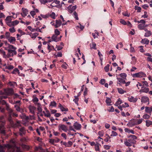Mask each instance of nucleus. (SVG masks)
I'll use <instances>...</instances> for the list:
<instances>
[{
	"label": "nucleus",
	"instance_id": "obj_5",
	"mask_svg": "<svg viewBox=\"0 0 152 152\" xmlns=\"http://www.w3.org/2000/svg\"><path fill=\"white\" fill-rule=\"evenodd\" d=\"M58 128L59 130L61 129L65 132H66L68 130L67 127L63 124H59Z\"/></svg>",
	"mask_w": 152,
	"mask_h": 152
},
{
	"label": "nucleus",
	"instance_id": "obj_55",
	"mask_svg": "<svg viewBox=\"0 0 152 152\" xmlns=\"http://www.w3.org/2000/svg\"><path fill=\"white\" fill-rule=\"evenodd\" d=\"M39 34L37 33H35L33 34V36L32 37V38L35 39L36 37Z\"/></svg>",
	"mask_w": 152,
	"mask_h": 152
},
{
	"label": "nucleus",
	"instance_id": "obj_39",
	"mask_svg": "<svg viewBox=\"0 0 152 152\" xmlns=\"http://www.w3.org/2000/svg\"><path fill=\"white\" fill-rule=\"evenodd\" d=\"M56 14L54 12H52V13L49 15V17L50 16L53 19H55L56 18Z\"/></svg>",
	"mask_w": 152,
	"mask_h": 152
},
{
	"label": "nucleus",
	"instance_id": "obj_32",
	"mask_svg": "<svg viewBox=\"0 0 152 152\" xmlns=\"http://www.w3.org/2000/svg\"><path fill=\"white\" fill-rule=\"evenodd\" d=\"M118 93L121 94H123L125 92V91L121 88H118Z\"/></svg>",
	"mask_w": 152,
	"mask_h": 152
},
{
	"label": "nucleus",
	"instance_id": "obj_23",
	"mask_svg": "<svg viewBox=\"0 0 152 152\" xmlns=\"http://www.w3.org/2000/svg\"><path fill=\"white\" fill-rule=\"evenodd\" d=\"M122 103V101L120 98H119L118 99L117 101L115 102V106H118L119 105L121 104Z\"/></svg>",
	"mask_w": 152,
	"mask_h": 152
},
{
	"label": "nucleus",
	"instance_id": "obj_58",
	"mask_svg": "<svg viewBox=\"0 0 152 152\" xmlns=\"http://www.w3.org/2000/svg\"><path fill=\"white\" fill-rule=\"evenodd\" d=\"M144 14L142 16V17L144 18H147L148 17V15H147V12L145 11L144 12Z\"/></svg>",
	"mask_w": 152,
	"mask_h": 152
},
{
	"label": "nucleus",
	"instance_id": "obj_52",
	"mask_svg": "<svg viewBox=\"0 0 152 152\" xmlns=\"http://www.w3.org/2000/svg\"><path fill=\"white\" fill-rule=\"evenodd\" d=\"M14 68V66L11 65H9L7 66H6V68L8 69H11Z\"/></svg>",
	"mask_w": 152,
	"mask_h": 152
},
{
	"label": "nucleus",
	"instance_id": "obj_35",
	"mask_svg": "<svg viewBox=\"0 0 152 152\" xmlns=\"http://www.w3.org/2000/svg\"><path fill=\"white\" fill-rule=\"evenodd\" d=\"M17 73H19V70L17 68H15L12 72V73L13 74H16Z\"/></svg>",
	"mask_w": 152,
	"mask_h": 152
},
{
	"label": "nucleus",
	"instance_id": "obj_24",
	"mask_svg": "<svg viewBox=\"0 0 152 152\" xmlns=\"http://www.w3.org/2000/svg\"><path fill=\"white\" fill-rule=\"evenodd\" d=\"M106 136L107 137L104 139V141L106 142H108L109 141V142H111V140L110 139V137L107 134H106Z\"/></svg>",
	"mask_w": 152,
	"mask_h": 152
},
{
	"label": "nucleus",
	"instance_id": "obj_57",
	"mask_svg": "<svg viewBox=\"0 0 152 152\" xmlns=\"http://www.w3.org/2000/svg\"><path fill=\"white\" fill-rule=\"evenodd\" d=\"M13 23L14 24V26L18 25L19 23V21L17 20H15L12 21Z\"/></svg>",
	"mask_w": 152,
	"mask_h": 152
},
{
	"label": "nucleus",
	"instance_id": "obj_30",
	"mask_svg": "<svg viewBox=\"0 0 152 152\" xmlns=\"http://www.w3.org/2000/svg\"><path fill=\"white\" fill-rule=\"evenodd\" d=\"M20 121H17L16 123L14 124V126L16 127H19L21 126L20 124Z\"/></svg>",
	"mask_w": 152,
	"mask_h": 152
},
{
	"label": "nucleus",
	"instance_id": "obj_1",
	"mask_svg": "<svg viewBox=\"0 0 152 152\" xmlns=\"http://www.w3.org/2000/svg\"><path fill=\"white\" fill-rule=\"evenodd\" d=\"M0 134L3 139L7 137L5 130L4 123L0 124Z\"/></svg>",
	"mask_w": 152,
	"mask_h": 152
},
{
	"label": "nucleus",
	"instance_id": "obj_28",
	"mask_svg": "<svg viewBox=\"0 0 152 152\" xmlns=\"http://www.w3.org/2000/svg\"><path fill=\"white\" fill-rule=\"evenodd\" d=\"M118 76L121 77L123 78L126 79V78L127 76L126 74L125 73H122L119 74Z\"/></svg>",
	"mask_w": 152,
	"mask_h": 152
},
{
	"label": "nucleus",
	"instance_id": "obj_6",
	"mask_svg": "<svg viewBox=\"0 0 152 152\" xmlns=\"http://www.w3.org/2000/svg\"><path fill=\"white\" fill-rule=\"evenodd\" d=\"M77 8V6L75 5L72 6L71 5H70L68 7L67 9L68 10V12L70 13H72Z\"/></svg>",
	"mask_w": 152,
	"mask_h": 152
},
{
	"label": "nucleus",
	"instance_id": "obj_3",
	"mask_svg": "<svg viewBox=\"0 0 152 152\" xmlns=\"http://www.w3.org/2000/svg\"><path fill=\"white\" fill-rule=\"evenodd\" d=\"M146 74L143 72L135 73L132 75L133 77H142L146 76Z\"/></svg>",
	"mask_w": 152,
	"mask_h": 152
},
{
	"label": "nucleus",
	"instance_id": "obj_60",
	"mask_svg": "<svg viewBox=\"0 0 152 152\" xmlns=\"http://www.w3.org/2000/svg\"><path fill=\"white\" fill-rule=\"evenodd\" d=\"M50 106H56V103L55 101H53L51 102L50 103Z\"/></svg>",
	"mask_w": 152,
	"mask_h": 152
},
{
	"label": "nucleus",
	"instance_id": "obj_33",
	"mask_svg": "<svg viewBox=\"0 0 152 152\" xmlns=\"http://www.w3.org/2000/svg\"><path fill=\"white\" fill-rule=\"evenodd\" d=\"M6 109L8 111V113H12L13 110L9 107L7 104H6Z\"/></svg>",
	"mask_w": 152,
	"mask_h": 152
},
{
	"label": "nucleus",
	"instance_id": "obj_21",
	"mask_svg": "<svg viewBox=\"0 0 152 152\" xmlns=\"http://www.w3.org/2000/svg\"><path fill=\"white\" fill-rule=\"evenodd\" d=\"M8 39L9 42L13 44L14 43L13 42H15L16 40L15 37H10Z\"/></svg>",
	"mask_w": 152,
	"mask_h": 152
},
{
	"label": "nucleus",
	"instance_id": "obj_7",
	"mask_svg": "<svg viewBox=\"0 0 152 152\" xmlns=\"http://www.w3.org/2000/svg\"><path fill=\"white\" fill-rule=\"evenodd\" d=\"M141 102L143 103H146L148 102V104H149L148 98L146 96H143L141 97Z\"/></svg>",
	"mask_w": 152,
	"mask_h": 152
},
{
	"label": "nucleus",
	"instance_id": "obj_17",
	"mask_svg": "<svg viewBox=\"0 0 152 152\" xmlns=\"http://www.w3.org/2000/svg\"><path fill=\"white\" fill-rule=\"evenodd\" d=\"M5 92L7 95H10L13 93V90L12 88H9L7 90H5Z\"/></svg>",
	"mask_w": 152,
	"mask_h": 152
},
{
	"label": "nucleus",
	"instance_id": "obj_34",
	"mask_svg": "<svg viewBox=\"0 0 152 152\" xmlns=\"http://www.w3.org/2000/svg\"><path fill=\"white\" fill-rule=\"evenodd\" d=\"M152 123V121L147 120L146 121V125L147 127H148L151 125Z\"/></svg>",
	"mask_w": 152,
	"mask_h": 152
},
{
	"label": "nucleus",
	"instance_id": "obj_48",
	"mask_svg": "<svg viewBox=\"0 0 152 152\" xmlns=\"http://www.w3.org/2000/svg\"><path fill=\"white\" fill-rule=\"evenodd\" d=\"M43 18H49V14H46L45 15H43L41 14L40 15Z\"/></svg>",
	"mask_w": 152,
	"mask_h": 152
},
{
	"label": "nucleus",
	"instance_id": "obj_29",
	"mask_svg": "<svg viewBox=\"0 0 152 152\" xmlns=\"http://www.w3.org/2000/svg\"><path fill=\"white\" fill-rule=\"evenodd\" d=\"M151 35V32L150 31H147L145 34L144 36L145 37H149Z\"/></svg>",
	"mask_w": 152,
	"mask_h": 152
},
{
	"label": "nucleus",
	"instance_id": "obj_11",
	"mask_svg": "<svg viewBox=\"0 0 152 152\" xmlns=\"http://www.w3.org/2000/svg\"><path fill=\"white\" fill-rule=\"evenodd\" d=\"M74 126L75 129L77 130H80L81 127V125L80 124L77 122H76L74 124Z\"/></svg>",
	"mask_w": 152,
	"mask_h": 152
},
{
	"label": "nucleus",
	"instance_id": "obj_8",
	"mask_svg": "<svg viewBox=\"0 0 152 152\" xmlns=\"http://www.w3.org/2000/svg\"><path fill=\"white\" fill-rule=\"evenodd\" d=\"M22 13H21V14L22 16L24 17L26 16L28 13V11L27 9L22 8Z\"/></svg>",
	"mask_w": 152,
	"mask_h": 152
},
{
	"label": "nucleus",
	"instance_id": "obj_61",
	"mask_svg": "<svg viewBox=\"0 0 152 152\" xmlns=\"http://www.w3.org/2000/svg\"><path fill=\"white\" fill-rule=\"evenodd\" d=\"M104 148L106 150H108L110 149V146L109 145H105L104 146Z\"/></svg>",
	"mask_w": 152,
	"mask_h": 152
},
{
	"label": "nucleus",
	"instance_id": "obj_63",
	"mask_svg": "<svg viewBox=\"0 0 152 152\" xmlns=\"http://www.w3.org/2000/svg\"><path fill=\"white\" fill-rule=\"evenodd\" d=\"M40 2L42 4H45L46 3H48L47 0H40Z\"/></svg>",
	"mask_w": 152,
	"mask_h": 152
},
{
	"label": "nucleus",
	"instance_id": "obj_53",
	"mask_svg": "<svg viewBox=\"0 0 152 152\" xmlns=\"http://www.w3.org/2000/svg\"><path fill=\"white\" fill-rule=\"evenodd\" d=\"M9 84L11 86H14L17 85L16 82H10Z\"/></svg>",
	"mask_w": 152,
	"mask_h": 152
},
{
	"label": "nucleus",
	"instance_id": "obj_51",
	"mask_svg": "<svg viewBox=\"0 0 152 152\" xmlns=\"http://www.w3.org/2000/svg\"><path fill=\"white\" fill-rule=\"evenodd\" d=\"M121 107H122L123 108H125L126 107H129V105L126 102H125L124 104H123L121 105Z\"/></svg>",
	"mask_w": 152,
	"mask_h": 152
},
{
	"label": "nucleus",
	"instance_id": "obj_38",
	"mask_svg": "<svg viewBox=\"0 0 152 152\" xmlns=\"http://www.w3.org/2000/svg\"><path fill=\"white\" fill-rule=\"evenodd\" d=\"M7 25L10 27H12L14 26V24L13 23L12 21H9L7 22Z\"/></svg>",
	"mask_w": 152,
	"mask_h": 152
},
{
	"label": "nucleus",
	"instance_id": "obj_37",
	"mask_svg": "<svg viewBox=\"0 0 152 152\" xmlns=\"http://www.w3.org/2000/svg\"><path fill=\"white\" fill-rule=\"evenodd\" d=\"M110 66V65L109 64H107L106 66H105L104 69L105 71L106 72H108L109 70V67Z\"/></svg>",
	"mask_w": 152,
	"mask_h": 152
},
{
	"label": "nucleus",
	"instance_id": "obj_9",
	"mask_svg": "<svg viewBox=\"0 0 152 152\" xmlns=\"http://www.w3.org/2000/svg\"><path fill=\"white\" fill-rule=\"evenodd\" d=\"M57 35L53 34L51 37L52 41L55 42H57L61 40V38H58L57 37Z\"/></svg>",
	"mask_w": 152,
	"mask_h": 152
},
{
	"label": "nucleus",
	"instance_id": "obj_56",
	"mask_svg": "<svg viewBox=\"0 0 152 152\" xmlns=\"http://www.w3.org/2000/svg\"><path fill=\"white\" fill-rule=\"evenodd\" d=\"M73 14L74 15V16H75V18L76 20H78V17L77 14V13L75 11L73 13Z\"/></svg>",
	"mask_w": 152,
	"mask_h": 152
},
{
	"label": "nucleus",
	"instance_id": "obj_46",
	"mask_svg": "<svg viewBox=\"0 0 152 152\" xmlns=\"http://www.w3.org/2000/svg\"><path fill=\"white\" fill-rule=\"evenodd\" d=\"M54 32L55 33V34H54L58 36L60 34V32L57 29H56L55 30Z\"/></svg>",
	"mask_w": 152,
	"mask_h": 152
},
{
	"label": "nucleus",
	"instance_id": "obj_41",
	"mask_svg": "<svg viewBox=\"0 0 152 152\" xmlns=\"http://www.w3.org/2000/svg\"><path fill=\"white\" fill-rule=\"evenodd\" d=\"M104 131L102 130L99 131L98 132L99 135L100 137H102L104 135Z\"/></svg>",
	"mask_w": 152,
	"mask_h": 152
},
{
	"label": "nucleus",
	"instance_id": "obj_45",
	"mask_svg": "<svg viewBox=\"0 0 152 152\" xmlns=\"http://www.w3.org/2000/svg\"><path fill=\"white\" fill-rule=\"evenodd\" d=\"M143 117L145 119H147L150 118V116L148 114H146L143 115Z\"/></svg>",
	"mask_w": 152,
	"mask_h": 152
},
{
	"label": "nucleus",
	"instance_id": "obj_36",
	"mask_svg": "<svg viewBox=\"0 0 152 152\" xmlns=\"http://www.w3.org/2000/svg\"><path fill=\"white\" fill-rule=\"evenodd\" d=\"M135 10H137V12H141V8L140 7H138L137 6H135Z\"/></svg>",
	"mask_w": 152,
	"mask_h": 152
},
{
	"label": "nucleus",
	"instance_id": "obj_43",
	"mask_svg": "<svg viewBox=\"0 0 152 152\" xmlns=\"http://www.w3.org/2000/svg\"><path fill=\"white\" fill-rule=\"evenodd\" d=\"M9 30L10 32L12 33H13L15 32L16 31L15 29V28L14 27L10 28Z\"/></svg>",
	"mask_w": 152,
	"mask_h": 152
},
{
	"label": "nucleus",
	"instance_id": "obj_15",
	"mask_svg": "<svg viewBox=\"0 0 152 152\" xmlns=\"http://www.w3.org/2000/svg\"><path fill=\"white\" fill-rule=\"evenodd\" d=\"M140 42L143 44L148 45L149 42V40L147 38H144L142 39Z\"/></svg>",
	"mask_w": 152,
	"mask_h": 152
},
{
	"label": "nucleus",
	"instance_id": "obj_25",
	"mask_svg": "<svg viewBox=\"0 0 152 152\" xmlns=\"http://www.w3.org/2000/svg\"><path fill=\"white\" fill-rule=\"evenodd\" d=\"M90 45L91 49H94L95 50L96 49V44L94 42H92V45H91V44H90Z\"/></svg>",
	"mask_w": 152,
	"mask_h": 152
},
{
	"label": "nucleus",
	"instance_id": "obj_26",
	"mask_svg": "<svg viewBox=\"0 0 152 152\" xmlns=\"http://www.w3.org/2000/svg\"><path fill=\"white\" fill-rule=\"evenodd\" d=\"M50 44H48V49L49 50V52H50L51 50L54 49V47L53 45L50 46Z\"/></svg>",
	"mask_w": 152,
	"mask_h": 152
},
{
	"label": "nucleus",
	"instance_id": "obj_59",
	"mask_svg": "<svg viewBox=\"0 0 152 152\" xmlns=\"http://www.w3.org/2000/svg\"><path fill=\"white\" fill-rule=\"evenodd\" d=\"M105 82V80L104 79H102L99 83H100L103 85L104 84Z\"/></svg>",
	"mask_w": 152,
	"mask_h": 152
},
{
	"label": "nucleus",
	"instance_id": "obj_47",
	"mask_svg": "<svg viewBox=\"0 0 152 152\" xmlns=\"http://www.w3.org/2000/svg\"><path fill=\"white\" fill-rule=\"evenodd\" d=\"M120 22L121 24L125 25L126 24V22L124 20L122 19H121L120 20Z\"/></svg>",
	"mask_w": 152,
	"mask_h": 152
},
{
	"label": "nucleus",
	"instance_id": "obj_18",
	"mask_svg": "<svg viewBox=\"0 0 152 152\" xmlns=\"http://www.w3.org/2000/svg\"><path fill=\"white\" fill-rule=\"evenodd\" d=\"M124 144L127 147H130L132 146V144L127 140V139H125V140L124 141Z\"/></svg>",
	"mask_w": 152,
	"mask_h": 152
},
{
	"label": "nucleus",
	"instance_id": "obj_31",
	"mask_svg": "<svg viewBox=\"0 0 152 152\" xmlns=\"http://www.w3.org/2000/svg\"><path fill=\"white\" fill-rule=\"evenodd\" d=\"M99 144L98 143L96 144L95 145V149L96 151H99Z\"/></svg>",
	"mask_w": 152,
	"mask_h": 152
},
{
	"label": "nucleus",
	"instance_id": "obj_13",
	"mask_svg": "<svg viewBox=\"0 0 152 152\" xmlns=\"http://www.w3.org/2000/svg\"><path fill=\"white\" fill-rule=\"evenodd\" d=\"M62 24V22L60 20H56V24L55 25V27L57 28L60 27Z\"/></svg>",
	"mask_w": 152,
	"mask_h": 152
},
{
	"label": "nucleus",
	"instance_id": "obj_22",
	"mask_svg": "<svg viewBox=\"0 0 152 152\" xmlns=\"http://www.w3.org/2000/svg\"><path fill=\"white\" fill-rule=\"evenodd\" d=\"M107 99L106 100L105 102L107 104V105H111L110 103L112 102V101L109 97H107Z\"/></svg>",
	"mask_w": 152,
	"mask_h": 152
},
{
	"label": "nucleus",
	"instance_id": "obj_40",
	"mask_svg": "<svg viewBox=\"0 0 152 152\" xmlns=\"http://www.w3.org/2000/svg\"><path fill=\"white\" fill-rule=\"evenodd\" d=\"M118 135V133L112 131L111 134L110 135L111 136H116Z\"/></svg>",
	"mask_w": 152,
	"mask_h": 152
},
{
	"label": "nucleus",
	"instance_id": "obj_50",
	"mask_svg": "<svg viewBox=\"0 0 152 152\" xmlns=\"http://www.w3.org/2000/svg\"><path fill=\"white\" fill-rule=\"evenodd\" d=\"M16 110L18 112H22L23 111L22 109L21 108L20 106H18L16 108Z\"/></svg>",
	"mask_w": 152,
	"mask_h": 152
},
{
	"label": "nucleus",
	"instance_id": "obj_19",
	"mask_svg": "<svg viewBox=\"0 0 152 152\" xmlns=\"http://www.w3.org/2000/svg\"><path fill=\"white\" fill-rule=\"evenodd\" d=\"M12 112L8 113V120L10 122L12 123L13 122L12 119Z\"/></svg>",
	"mask_w": 152,
	"mask_h": 152
},
{
	"label": "nucleus",
	"instance_id": "obj_2",
	"mask_svg": "<svg viewBox=\"0 0 152 152\" xmlns=\"http://www.w3.org/2000/svg\"><path fill=\"white\" fill-rule=\"evenodd\" d=\"M128 137L129 138V139H127V140L129 142H131L132 144L136 143V140L137 138V137L136 136L133 135H130L129 136H128Z\"/></svg>",
	"mask_w": 152,
	"mask_h": 152
},
{
	"label": "nucleus",
	"instance_id": "obj_44",
	"mask_svg": "<svg viewBox=\"0 0 152 152\" xmlns=\"http://www.w3.org/2000/svg\"><path fill=\"white\" fill-rule=\"evenodd\" d=\"M11 16H8L5 19V20L6 21H11Z\"/></svg>",
	"mask_w": 152,
	"mask_h": 152
},
{
	"label": "nucleus",
	"instance_id": "obj_62",
	"mask_svg": "<svg viewBox=\"0 0 152 152\" xmlns=\"http://www.w3.org/2000/svg\"><path fill=\"white\" fill-rule=\"evenodd\" d=\"M47 112V114H45V116L48 117L50 118V113H49V111L48 110L46 111Z\"/></svg>",
	"mask_w": 152,
	"mask_h": 152
},
{
	"label": "nucleus",
	"instance_id": "obj_10",
	"mask_svg": "<svg viewBox=\"0 0 152 152\" xmlns=\"http://www.w3.org/2000/svg\"><path fill=\"white\" fill-rule=\"evenodd\" d=\"M19 134L21 136H22L23 134H25L26 133V131L24 127L20 128L19 129Z\"/></svg>",
	"mask_w": 152,
	"mask_h": 152
},
{
	"label": "nucleus",
	"instance_id": "obj_12",
	"mask_svg": "<svg viewBox=\"0 0 152 152\" xmlns=\"http://www.w3.org/2000/svg\"><path fill=\"white\" fill-rule=\"evenodd\" d=\"M128 100L131 102H135L137 100V98H134L132 96L128 97Z\"/></svg>",
	"mask_w": 152,
	"mask_h": 152
},
{
	"label": "nucleus",
	"instance_id": "obj_27",
	"mask_svg": "<svg viewBox=\"0 0 152 152\" xmlns=\"http://www.w3.org/2000/svg\"><path fill=\"white\" fill-rule=\"evenodd\" d=\"M138 28L140 30H142L144 29L145 27V25H143L142 24H140L138 25Z\"/></svg>",
	"mask_w": 152,
	"mask_h": 152
},
{
	"label": "nucleus",
	"instance_id": "obj_20",
	"mask_svg": "<svg viewBox=\"0 0 152 152\" xmlns=\"http://www.w3.org/2000/svg\"><path fill=\"white\" fill-rule=\"evenodd\" d=\"M117 79L118 81L122 83L123 84H125L126 83V81L125 78H121V77H117Z\"/></svg>",
	"mask_w": 152,
	"mask_h": 152
},
{
	"label": "nucleus",
	"instance_id": "obj_49",
	"mask_svg": "<svg viewBox=\"0 0 152 152\" xmlns=\"http://www.w3.org/2000/svg\"><path fill=\"white\" fill-rule=\"evenodd\" d=\"M139 48H140V51L141 52L143 53L145 52V51L143 49V46H140L139 47Z\"/></svg>",
	"mask_w": 152,
	"mask_h": 152
},
{
	"label": "nucleus",
	"instance_id": "obj_54",
	"mask_svg": "<svg viewBox=\"0 0 152 152\" xmlns=\"http://www.w3.org/2000/svg\"><path fill=\"white\" fill-rule=\"evenodd\" d=\"M129 126H132L135 125H137L136 123L135 122L131 121L130 123H129Z\"/></svg>",
	"mask_w": 152,
	"mask_h": 152
},
{
	"label": "nucleus",
	"instance_id": "obj_42",
	"mask_svg": "<svg viewBox=\"0 0 152 152\" xmlns=\"http://www.w3.org/2000/svg\"><path fill=\"white\" fill-rule=\"evenodd\" d=\"M99 57V58L100 59V60L102 62V61L103 58H102V54L98 50V53Z\"/></svg>",
	"mask_w": 152,
	"mask_h": 152
},
{
	"label": "nucleus",
	"instance_id": "obj_4",
	"mask_svg": "<svg viewBox=\"0 0 152 152\" xmlns=\"http://www.w3.org/2000/svg\"><path fill=\"white\" fill-rule=\"evenodd\" d=\"M5 147L8 149V152H15V149L12 145L9 144H7L5 145Z\"/></svg>",
	"mask_w": 152,
	"mask_h": 152
},
{
	"label": "nucleus",
	"instance_id": "obj_14",
	"mask_svg": "<svg viewBox=\"0 0 152 152\" xmlns=\"http://www.w3.org/2000/svg\"><path fill=\"white\" fill-rule=\"evenodd\" d=\"M141 91L142 92L147 93L149 91V88H148L142 86L141 87Z\"/></svg>",
	"mask_w": 152,
	"mask_h": 152
},
{
	"label": "nucleus",
	"instance_id": "obj_16",
	"mask_svg": "<svg viewBox=\"0 0 152 152\" xmlns=\"http://www.w3.org/2000/svg\"><path fill=\"white\" fill-rule=\"evenodd\" d=\"M145 112L147 113H151L152 112V107H145Z\"/></svg>",
	"mask_w": 152,
	"mask_h": 152
},
{
	"label": "nucleus",
	"instance_id": "obj_64",
	"mask_svg": "<svg viewBox=\"0 0 152 152\" xmlns=\"http://www.w3.org/2000/svg\"><path fill=\"white\" fill-rule=\"evenodd\" d=\"M5 35L6 37L8 39L10 36V33L8 32H6L5 33Z\"/></svg>",
	"mask_w": 152,
	"mask_h": 152
}]
</instances>
